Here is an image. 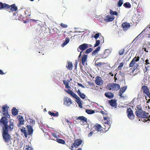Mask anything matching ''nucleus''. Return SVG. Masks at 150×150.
<instances>
[{"label": "nucleus", "mask_w": 150, "mask_h": 150, "mask_svg": "<svg viewBox=\"0 0 150 150\" xmlns=\"http://www.w3.org/2000/svg\"><path fill=\"white\" fill-rule=\"evenodd\" d=\"M2 8H9L12 11H16L17 10V8L15 4H13L9 6L8 5L6 4L5 3H3L2 2H0V9Z\"/></svg>", "instance_id": "obj_2"}, {"label": "nucleus", "mask_w": 150, "mask_h": 150, "mask_svg": "<svg viewBox=\"0 0 150 150\" xmlns=\"http://www.w3.org/2000/svg\"><path fill=\"white\" fill-rule=\"evenodd\" d=\"M140 106L139 105H137V110H138V109H139L140 108H140Z\"/></svg>", "instance_id": "obj_63"}, {"label": "nucleus", "mask_w": 150, "mask_h": 150, "mask_svg": "<svg viewBox=\"0 0 150 150\" xmlns=\"http://www.w3.org/2000/svg\"><path fill=\"white\" fill-rule=\"evenodd\" d=\"M8 132H3L2 134L4 142L7 143L11 141V136L8 133Z\"/></svg>", "instance_id": "obj_4"}, {"label": "nucleus", "mask_w": 150, "mask_h": 150, "mask_svg": "<svg viewBox=\"0 0 150 150\" xmlns=\"http://www.w3.org/2000/svg\"><path fill=\"white\" fill-rule=\"evenodd\" d=\"M142 114L140 117H142L143 118H147L148 117V115L149 114L148 113H146L145 111H143Z\"/></svg>", "instance_id": "obj_25"}, {"label": "nucleus", "mask_w": 150, "mask_h": 150, "mask_svg": "<svg viewBox=\"0 0 150 150\" xmlns=\"http://www.w3.org/2000/svg\"><path fill=\"white\" fill-rule=\"evenodd\" d=\"M110 14H111V15H115L117 16V15L118 13L116 11H113L112 10H110Z\"/></svg>", "instance_id": "obj_32"}, {"label": "nucleus", "mask_w": 150, "mask_h": 150, "mask_svg": "<svg viewBox=\"0 0 150 150\" xmlns=\"http://www.w3.org/2000/svg\"><path fill=\"white\" fill-rule=\"evenodd\" d=\"M105 94L106 97L110 98H111L114 96L113 94L111 93H105Z\"/></svg>", "instance_id": "obj_21"}, {"label": "nucleus", "mask_w": 150, "mask_h": 150, "mask_svg": "<svg viewBox=\"0 0 150 150\" xmlns=\"http://www.w3.org/2000/svg\"><path fill=\"white\" fill-rule=\"evenodd\" d=\"M70 40L68 38H66L65 39V41L62 45V46L63 47L65 45L67 44L69 42Z\"/></svg>", "instance_id": "obj_27"}, {"label": "nucleus", "mask_w": 150, "mask_h": 150, "mask_svg": "<svg viewBox=\"0 0 150 150\" xmlns=\"http://www.w3.org/2000/svg\"><path fill=\"white\" fill-rule=\"evenodd\" d=\"M116 101L115 100H110V104L112 107H114L116 105Z\"/></svg>", "instance_id": "obj_22"}, {"label": "nucleus", "mask_w": 150, "mask_h": 150, "mask_svg": "<svg viewBox=\"0 0 150 150\" xmlns=\"http://www.w3.org/2000/svg\"><path fill=\"white\" fill-rule=\"evenodd\" d=\"M61 26L64 28H67V27L68 26L67 25L64 24L63 23H61Z\"/></svg>", "instance_id": "obj_46"}, {"label": "nucleus", "mask_w": 150, "mask_h": 150, "mask_svg": "<svg viewBox=\"0 0 150 150\" xmlns=\"http://www.w3.org/2000/svg\"><path fill=\"white\" fill-rule=\"evenodd\" d=\"M4 74V73L0 69V74L3 75Z\"/></svg>", "instance_id": "obj_59"}, {"label": "nucleus", "mask_w": 150, "mask_h": 150, "mask_svg": "<svg viewBox=\"0 0 150 150\" xmlns=\"http://www.w3.org/2000/svg\"><path fill=\"white\" fill-rule=\"evenodd\" d=\"M93 50V48H90L88 49H87L86 52L85 53L86 54H88L91 52Z\"/></svg>", "instance_id": "obj_34"}, {"label": "nucleus", "mask_w": 150, "mask_h": 150, "mask_svg": "<svg viewBox=\"0 0 150 150\" xmlns=\"http://www.w3.org/2000/svg\"><path fill=\"white\" fill-rule=\"evenodd\" d=\"M30 123H33V124H35V121L34 120L31 119L30 120Z\"/></svg>", "instance_id": "obj_50"}, {"label": "nucleus", "mask_w": 150, "mask_h": 150, "mask_svg": "<svg viewBox=\"0 0 150 150\" xmlns=\"http://www.w3.org/2000/svg\"><path fill=\"white\" fill-rule=\"evenodd\" d=\"M143 112V111L142 110V108H140L136 110L135 114L137 117H140L141 116L142 114V113Z\"/></svg>", "instance_id": "obj_14"}, {"label": "nucleus", "mask_w": 150, "mask_h": 150, "mask_svg": "<svg viewBox=\"0 0 150 150\" xmlns=\"http://www.w3.org/2000/svg\"><path fill=\"white\" fill-rule=\"evenodd\" d=\"M64 104L67 106H69L72 103V101L69 98L66 97L64 99Z\"/></svg>", "instance_id": "obj_11"}, {"label": "nucleus", "mask_w": 150, "mask_h": 150, "mask_svg": "<svg viewBox=\"0 0 150 150\" xmlns=\"http://www.w3.org/2000/svg\"><path fill=\"white\" fill-rule=\"evenodd\" d=\"M79 104V106L80 108H82V104L81 102L80 103H78Z\"/></svg>", "instance_id": "obj_54"}, {"label": "nucleus", "mask_w": 150, "mask_h": 150, "mask_svg": "<svg viewBox=\"0 0 150 150\" xmlns=\"http://www.w3.org/2000/svg\"><path fill=\"white\" fill-rule=\"evenodd\" d=\"M63 82L64 84L65 85V87L66 88L68 89L70 88L69 86V83L66 80H64Z\"/></svg>", "instance_id": "obj_29"}, {"label": "nucleus", "mask_w": 150, "mask_h": 150, "mask_svg": "<svg viewBox=\"0 0 150 150\" xmlns=\"http://www.w3.org/2000/svg\"><path fill=\"white\" fill-rule=\"evenodd\" d=\"M75 98L76 99V101L77 103L81 102L80 98L77 96Z\"/></svg>", "instance_id": "obj_33"}, {"label": "nucleus", "mask_w": 150, "mask_h": 150, "mask_svg": "<svg viewBox=\"0 0 150 150\" xmlns=\"http://www.w3.org/2000/svg\"><path fill=\"white\" fill-rule=\"evenodd\" d=\"M127 112L128 117L129 119H133L134 118V115L133 114L132 110L130 108L127 109Z\"/></svg>", "instance_id": "obj_7"}, {"label": "nucleus", "mask_w": 150, "mask_h": 150, "mask_svg": "<svg viewBox=\"0 0 150 150\" xmlns=\"http://www.w3.org/2000/svg\"><path fill=\"white\" fill-rule=\"evenodd\" d=\"M8 107L7 106V105L3 106L2 108L3 109L2 111L3 112H5V111H6V110L7 109H8Z\"/></svg>", "instance_id": "obj_38"}, {"label": "nucleus", "mask_w": 150, "mask_h": 150, "mask_svg": "<svg viewBox=\"0 0 150 150\" xmlns=\"http://www.w3.org/2000/svg\"><path fill=\"white\" fill-rule=\"evenodd\" d=\"M80 97L84 99L86 97V95L83 93H81L79 95Z\"/></svg>", "instance_id": "obj_41"}, {"label": "nucleus", "mask_w": 150, "mask_h": 150, "mask_svg": "<svg viewBox=\"0 0 150 150\" xmlns=\"http://www.w3.org/2000/svg\"><path fill=\"white\" fill-rule=\"evenodd\" d=\"M93 134V132H90L88 134V137H90Z\"/></svg>", "instance_id": "obj_60"}, {"label": "nucleus", "mask_w": 150, "mask_h": 150, "mask_svg": "<svg viewBox=\"0 0 150 150\" xmlns=\"http://www.w3.org/2000/svg\"><path fill=\"white\" fill-rule=\"evenodd\" d=\"M25 138H27L28 136V132H22Z\"/></svg>", "instance_id": "obj_48"}, {"label": "nucleus", "mask_w": 150, "mask_h": 150, "mask_svg": "<svg viewBox=\"0 0 150 150\" xmlns=\"http://www.w3.org/2000/svg\"><path fill=\"white\" fill-rule=\"evenodd\" d=\"M28 134L29 135H31L33 134V132H28Z\"/></svg>", "instance_id": "obj_61"}, {"label": "nucleus", "mask_w": 150, "mask_h": 150, "mask_svg": "<svg viewBox=\"0 0 150 150\" xmlns=\"http://www.w3.org/2000/svg\"><path fill=\"white\" fill-rule=\"evenodd\" d=\"M123 5L126 7H131V5L129 3H125Z\"/></svg>", "instance_id": "obj_35"}, {"label": "nucleus", "mask_w": 150, "mask_h": 150, "mask_svg": "<svg viewBox=\"0 0 150 150\" xmlns=\"http://www.w3.org/2000/svg\"><path fill=\"white\" fill-rule=\"evenodd\" d=\"M82 142V141L81 139H78L75 140L73 144L71 146V149L73 150L74 146L75 148H77Z\"/></svg>", "instance_id": "obj_6"}, {"label": "nucleus", "mask_w": 150, "mask_h": 150, "mask_svg": "<svg viewBox=\"0 0 150 150\" xmlns=\"http://www.w3.org/2000/svg\"><path fill=\"white\" fill-rule=\"evenodd\" d=\"M35 124H33V123H30L29 125H28L27 127L28 129L27 131H33L34 129V126Z\"/></svg>", "instance_id": "obj_13"}, {"label": "nucleus", "mask_w": 150, "mask_h": 150, "mask_svg": "<svg viewBox=\"0 0 150 150\" xmlns=\"http://www.w3.org/2000/svg\"><path fill=\"white\" fill-rule=\"evenodd\" d=\"M77 93L79 95L80 94H81V92L79 90H78L77 91Z\"/></svg>", "instance_id": "obj_58"}, {"label": "nucleus", "mask_w": 150, "mask_h": 150, "mask_svg": "<svg viewBox=\"0 0 150 150\" xmlns=\"http://www.w3.org/2000/svg\"><path fill=\"white\" fill-rule=\"evenodd\" d=\"M143 49L146 52H148V51L146 50V48H143Z\"/></svg>", "instance_id": "obj_62"}, {"label": "nucleus", "mask_w": 150, "mask_h": 150, "mask_svg": "<svg viewBox=\"0 0 150 150\" xmlns=\"http://www.w3.org/2000/svg\"><path fill=\"white\" fill-rule=\"evenodd\" d=\"M86 112L89 114H93L95 113V111L87 109L86 110Z\"/></svg>", "instance_id": "obj_31"}, {"label": "nucleus", "mask_w": 150, "mask_h": 150, "mask_svg": "<svg viewBox=\"0 0 150 150\" xmlns=\"http://www.w3.org/2000/svg\"><path fill=\"white\" fill-rule=\"evenodd\" d=\"M54 114H55V116H58L59 115V113L58 112H57L55 114L54 113Z\"/></svg>", "instance_id": "obj_64"}, {"label": "nucleus", "mask_w": 150, "mask_h": 150, "mask_svg": "<svg viewBox=\"0 0 150 150\" xmlns=\"http://www.w3.org/2000/svg\"><path fill=\"white\" fill-rule=\"evenodd\" d=\"M122 26L123 30L126 31L129 28L130 25L129 23L125 22L122 24Z\"/></svg>", "instance_id": "obj_9"}, {"label": "nucleus", "mask_w": 150, "mask_h": 150, "mask_svg": "<svg viewBox=\"0 0 150 150\" xmlns=\"http://www.w3.org/2000/svg\"><path fill=\"white\" fill-rule=\"evenodd\" d=\"M78 85L79 86H81V87H82L83 88H85V87H84V86H83V85H82L81 84V83H78Z\"/></svg>", "instance_id": "obj_51"}, {"label": "nucleus", "mask_w": 150, "mask_h": 150, "mask_svg": "<svg viewBox=\"0 0 150 150\" xmlns=\"http://www.w3.org/2000/svg\"><path fill=\"white\" fill-rule=\"evenodd\" d=\"M103 81L99 76H97L96 78L95 83L97 85L101 86L103 84Z\"/></svg>", "instance_id": "obj_8"}, {"label": "nucleus", "mask_w": 150, "mask_h": 150, "mask_svg": "<svg viewBox=\"0 0 150 150\" xmlns=\"http://www.w3.org/2000/svg\"><path fill=\"white\" fill-rule=\"evenodd\" d=\"M4 117L0 120V122L1 123L4 125L3 127V131H8L9 130L11 131L13 128V123L11 121L8 123V118H9L10 116L8 115V112L3 113Z\"/></svg>", "instance_id": "obj_1"}, {"label": "nucleus", "mask_w": 150, "mask_h": 150, "mask_svg": "<svg viewBox=\"0 0 150 150\" xmlns=\"http://www.w3.org/2000/svg\"><path fill=\"white\" fill-rule=\"evenodd\" d=\"M127 88V86H124L121 88L119 92V93H123L126 91Z\"/></svg>", "instance_id": "obj_24"}, {"label": "nucleus", "mask_w": 150, "mask_h": 150, "mask_svg": "<svg viewBox=\"0 0 150 150\" xmlns=\"http://www.w3.org/2000/svg\"><path fill=\"white\" fill-rule=\"evenodd\" d=\"M107 87L110 90L117 91L120 88L119 85L116 83H111L109 84Z\"/></svg>", "instance_id": "obj_5"}, {"label": "nucleus", "mask_w": 150, "mask_h": 150, "mask_svg": "<svg viewBox=\"0 0 150 150\" xmlns=\"http://www.w3.org/2000/svg\"><path fill=\"white\" fill-rule=\"evenodd\" d=\"M142 89L144 91V93L146 94H147L149 93V91L147 87L146 86H143L142 87Z\"/></svg>", "instance_id": "obj_19"}, {"label": "nucleus", "mask_w": 150, "mask_h": 150, "mask_svg": "<svg viewBox=\"0 0 150 150\" xmlns=\"http://www.w3.org/2000/svg\"><path fill=\"white\" fill-rule=\"evenodd\" d=\"M123 0H119L118 3V6L120 7L123 4Z\"/></svg>", "instance_id": "obj_37"}, {"label": "nucleus", "mask_w": 150, "mask_h": 150, "mask_svg": "<svg viewBox=\"0 0 150 150\" xmlns=\"http://www.w3.org/2000/svg\"><path fill=\"white\" fill-rule=\"evenodd\" d=\"M122 93H119L120 96L121 97H122L124 98L125 96L122 95Z\"/></svg>", "instance_id": "obj_57"}, {"label": "nucleus", "mask_w": 150, "mask_h": 150, "mask_svg": "<svg viewBox=\"0 0 150 150\" xmlns=\"http://www.w3.org/2000/svg\"><path fill=\"white\" fill-rule=\"evenodd\" d=\"M145 70H144V71L147 72V71L150 70V67L145 65Z\"/></svg>", "instance_id": "obj_36"}, {"label": "nucleus", "mask_w": 150, "mask_h": 150, "mask_svg": "<svg viewBox=\"0 0 150 150\" xmlns=\"http://www.w3.org/2000/svg\"><path fill=\"white\" fill-rule=\"evenodd\" d=\"M76 120H81L83 122H86L87 121V118L83 117V116H79L77 117L76 119Z\"/></svg>", "instance_id": "obj_20"}, {"label": "nucleus", "mask_w": 150, "mask_h": 150, "mask_svg": "<svg viewBox=\"0 0 150 150\" xmlns=\"http://www.w3.org/2000/svg\"><path fill=\"white\" fill-rule=\"evenodd\" d=\"M88 44L86 43L83 44L79 45V48L80 50H81V51L82 52V51L85 50L88 47Z\"/></svg>", "instance_id": "obj_12"}, {"label": "nucleus", "mask_w": 150, "mask_h": 150, "mask_svg": "<svg viewBox=\"0 0 150 150\" xmlns=\"http://www.w3.org/2000/svg\"><path fill=\"white\" fill-rule=\"evenodd\" d=\"M95 64L96 65H97L98 66H100L102 64V63L101 62H96V61L95 62Z\"/></svg>", "instance_id": "obj_43"}, {"label": "nucleus", "mask_w": 150, "mask_h": 150, "mask_svg": "<svg viewBox=\"0 0 150 150\" xmlns=\"http://www.w3.org/2000/svg\"><path fill=\"white\" fill-rule=\"evenodd\" d=\"M94 128L97 131H101L102 130L103 131V128L100 125L97 124L94 126Z\"/></svg>", "instance_id": "obj_15"}, {"label": "nucleus", "mask_w": 150, "mask_h": 150, "mask_svg": "<svg viewBox=\"0 0 150 150\" xmlns=\"http://www.w3.org/2000/svg\"><path fill=\"white\" fill-rule=\"evenodd\" d=\"M124 65L123 63L121 62L120 63V65L118 67V68L119 70H120L123 67Z\"/></svg>", "instance_id": "obj_44"}, {"label": "nucleus", "mask_w": 150, "mask_h": 150, "mask_svg": "<svg viewBox=\"0 0 150 150\" xmlns=\"http://www.w3.org/2000/svg\"><path fill=\"white\" fill-rule=\"evenodd\" d=\"M100 46H98L97 48L93 51L92 52V55L93 56L95 55L98 53V52L100 51Z\"/></svg>", "instance_id": "obj_23"}, {"label": "nucleus", "mask_w": 150, "mask_h": 150, "mask_svg": "<svg viewBox=\"0 0 150 150\" xmlns=\"http://www.w3.org/2000/svg\"><path fill=\"white\" fill-rule=\"evenodd\" d=\"M67 67L69 69L71 70L73 67L72 63L71 62L68 63V65H67Z\"/></svg>", "instance_id": "obj_28"}, {"label": "nucleus", "mask_w": 150, "mask_h": 150, "mask_svg": "<svg viewBox=\"0 0 150 150\" xmlns=\"http://www.w3.org/2000/svg\"><path fill=\"white\" fill-rule=\"evenodd\" d=\"M65 121L68 123V125H69V127H70V128H71V127L70 126L71 124V122H69L68 120L67 119H65Z\"/></svg>", "instance_id": "obj_42"}, {"label": "nucleus", "mask_w": 150, "mask_h": 150, "mask_svg": "<svg viewBox=\"0 0 150 150\" xmlns=\"http://www.w3.org/2000/svg\"><path fill=\"white\" fill-rule=\"evenodd\" d=\"M100 35V33H97L96 34H95V36H94V37L96 39H97L98 38Z\"/></svg>", "instance_id": "obj_47"}, {"label": "nucleus", "mask_w": 150, "mask_h": 150, "mask_svg": "<svg viewBox=\"0 0 150 150\" xmlns=\"http://www.w3.org/2000/svg\"><path fill=\"white\" fill-rule=\"evenodd\" d=\"M124 52V49H121L120 50L119 52V54L120 55H121L123 54Z\"/></svg>", "instance_id": "obj_45"}, {"label": "nucleus", "mask_w": 150, "mask_h": 150, "mask_svg": "<svg viewBox=\"0 0 150 150\" xmlns=\"http://www.w3.org/2000/svg\"><path fill=\"white\" fill-rule=\"evenodd\" d=\"M100 44V40H96V42L94 45V47H96L99 45Z\"/></svg>", "instance_id": "obj_40"}, {"label": "nucleus", "mask_w": 150, "mask_h": 150, "mask_svg": "<svg viewBox=\"0 0 150 150\" xmlns=\"http://www.w3.org/2000/svg\"><path fill=\"white\" fill-rule=\"evenodd\" d=\"M57 141L59 143L64 144L65 143V141L64 140L62 139H57Z\"/></svg>", "instance_id": "obj_30"}, {"label": "nucleus", "mask_w": 150, "mask_h": 150, "mask_svg": "<svg viewBox=\"0 0 150 150\" xmlns=\"http://www.w3.org/2000/svg\"><path fill=\"white\" fill-rule=\"evenodd\" d=\"M66 91L69 94H70L74 98L77 96V95L70 89Z\"/></svg>", "instance_id": "obj_17"}, {"label": "nucleus", "mask_w": 150, "mask_h": 150, "mask_svg": "<svg viewBox=\"0 0 150 150\" xmlns=\"http://www.w3.org/2000/svg\"><path fill=\"white\" fill-rule=\"evenodd\" d=\"M114 17L112 15H108L104 17V20L106 22H111L114 19Z\"/></svg>", "instance_id": "obj_10"}, {"label": "nucleus", "mask_w": 150, "mask_h": 150, "mask_svg": "<svg viewBox=\"0 0 150 150\" xmlns=\"http://www.w3.org/2000/svg\"><path fill=\"white\" fill-rule=\"evenodd\" d=\"M25 150H33V149L29 146L26 145Z\"/></svg>", "instance_id": "obj_39"}, {"label": "nucleus", "mask_w": 150, "mask_h": 150, "mask_svg": "<svg viewBox=\"0 0 150 150\" xmlns=\"http://www.w3.org/2000/svg\"><path fill=\"white\" fill-rule=\"evenodd\" d=\"M82 51H81V52H80V54L79 55V57H78V61H79V58H80V57H81V53H82Z\"/></svg>", "instance_id": "obj_55"}, {"label": "nucleus", "mask_w": 150, "mask_h": 150, "mask_svg": "<svg viewBox=\"0 0 150 150\" xmlns=\"http://www.w3.org/2000/svg\"><path fill=\"white\" fill-rule=\"evenodd\" d=\"M139 60V57H134L131 62L129 64V67H130L133 66L134 69H136L138 66V64L136 63V62H138Z\"/></svg>", "instance_id": "obj_3"}, {"label": "nucleus", "mask_w": 150, "mask_h": 150, "mask_svg": "<svg viewBox=\"0 0 150 150\" xmlns=\"http://www.w3.org/2000/svg\"><path fill=\"white\" fill-rule=\"evenodd\" d=\"M52 136L54 137L57 138V136L56 134L55 133H52Z\"/></svg>", "instance_id": "obj_52"}, {"label": "nucleus", "mask_w": 150, "mask_h": 150, "mask_svg": "<svg viewBox=\"0 0 150 150\" xmlns=\"http://www.w3.org/2000/svg\"><path fill=\"white\" fill-rule=\"evenodd\" d=\"M88 56L84 54L82 57L81 62L83 65H84L85 62L87 61Z\"/></svg>", "instance_id": "obj_16"}, {"label": "nucleus", "mask_w": 150, "mask_h": 150, "mask_svg": "<svg viewBox=\"0 0 150 150\" xmlns=\"http://www.w3.org/2000/svg\"><path fill=\"white\" fill-rule=\"evenodd\" d=\"M149 60L148 59H146V60L145 61V64L146 65H147L148 64H150L149 63Z\"/></svg>", "instance_id": "obj_53"}, {"label": "nucleus", "mask_w": 150, "mask_h": 150, "mask_svg": "<svg viewBox=\"0 0 150 150\" xmlns=\"http://www.w3.org/2000/svg\"><path fill=\"white\" fill-rule=\"evenodd\" d=\"M12 114L13 115H16L18 113V110L15 108H13L12 110Z\"/></svg>", "instance_id": "obj_26"}, {"label": "nucleus", "mask_w": 150, "mask_h": 150, "mask_svg": "<svg viewBox=\"0 0 150 150\" xmlns=\"http://www.w3.org/2000/svg\"><path fill=\"white\" fill-rule=\"evenodd\" d=\"M82 51H81V52H80V54L79 55V57H78V61H79V58H80V57H81V53H82Z\"/></svg>", "instance_id": "obj_56"}, {"label": "nucleus", "mask_w": 150, "mask_h": 150, "mask_svg": "<svg viewBox=\"0 0 150 150\" xmlns=\"http://www.w3.org/2000/svg\"><path fill=\"white\" fill-rule=\"evenodd\" d=\"M48 114L52 116H55V114H54V112H52L51 111H49L48 112Z\"/></svg>", "instance_id": "obj_49"}, {"label": "nucleus", "mask_w": 150, "mask_h": 150, "mask_svg": "<svg viewBox=\"0 0 150 150\" xmlns=\"http://www.w3.org/2000/svg\"><path fill=\"white\" fill-rule=\"evenodd\" d=\"M19 120V124H18V127H19L20 125H23V124L24 122V120L22 116H20Z\"/></svg>", "instance_id": "obj_18"}]
</instances>
